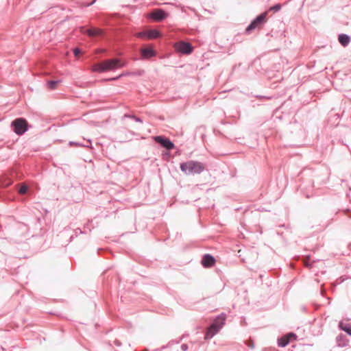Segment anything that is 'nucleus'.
I'll return each instance as SVG.
<instances>
[{
    "label": "nucleus",
    "mask_w": 351,
    "mask_h": 351,
    "mask_svg": "<svg viewBox=\"0 0 351 351\" xmlns=\"http://www.w3.org/2000/svg\"><path fill=\"white\" fill-rule=\"evenodd\" d=\"M150 16L156 21H161L167 16V14L161 9H156L151 13Z\"/></svg>",
    "instance_id": "nucleus-8"
},
{
    "label": "nucleus",
    "mask_w": 351,
    "mask_h": 351,
    "mask_svg": "<svg viewBox=\"0 0 351 351\" xmlns=\"http://www.w3.org/2000/svg\"><path fill=\"white\" fill-rule=\"evenodd\" d=\"M181 349L182 351H186L188 350V346L184 343L181 346Z\"/></svg>",
    "instance_id": "nucleus-24"
},
{
    "label": "nucleus",
    "mask_w": 351,
    "mask_h": 351,
    "mask_svg": "<svg viewBox=\"0 0 351 351\" xmlns=\"http://www.w3.org/2000/svg\"><path fill=\"white\" fill-rule=\"evenodd\" d=\"M124 66L119 59L106 60L93 66V71L98 73H104L107 71L115 70Z\"/></svg>",
    "instance_id": "nucleus-2"
},
{
    "label": "nucleus",
    "mask_w": 351,
    "mask_h": 351,
    "mask_svg": "<svg viewBox=\"0 0 351 351\" xmlns=\"http://www.w3.org/2000/svg\"><path fill=\"white\" fill-rule=\"evenodd\" d=\"M81 32L82 33H86L89 36H96L101 35V30L98 28H90L88 29H84V27H81Z\"/></svg>",
    "instance_id": "nucleus-10"
},
{
    "label": "nucleus",
    "mask_w": 351,
    "mask_h": 351,
    "mask_svg": "<svg viewBox=\"0 0 351 351\" xmlns=\"http://www.w3.org/2000/svg\"><path fill=\"white\" fill-rule=\"evenodd\" d=\"M125 117H130V118H132V119H134L136 121H137V122H140V123H142V122H143V121L141 120V118L137 117H136V116H134V115H129V116L125 115Z\"/></svg>",
    "instance_id": "nucleus-22"
},
{
    "label": "nucleus",
    "mask_w": 351,
    "mask_h": 351,
    "mask_svg": "<svg viewBox=\"0 0 351 351\" xmlns=\"http://www.w3.org/2000/svg\"><path fill=\"white\" fill-rule=\"evenodd\" d=\"M91 144V142L90 141H88V144L84 145L83 144H82L80 142H75V141H70L69 142V145H75V146H77V147H89V145Z\"/></svg>",
    "instance_id": "nucleus-18"
},
{
    "label": "nucleus",
    "mask_w": 351,
    "mask_h": 351,
    "mask_svg": "<svg viewBox=\"0 0 351 351\" xmlns=\"http://www.w3.org/2000/svg\"><path fill=\"white\" fill-rule=\"evenodd\" d=\"M27 189H28L27 186V185H25V184H23V185H22V186L20 187V189H19V193L20 194H21V195H23V194H25V193H27Z\"/></svg>",
    "instance_id": "nucleus-20"
},
{
    "label": "nucleus",
    "mask_w": 351,
    "mask_h": 351,
    "mask_svg": "<svg viewBox=\"0 0 351 351\" xmlns=\"http://www.w3.org/2000/svg\"><path fill=\"white\" fill-rule=\"evenodd\" d=\"M348 335H351V330H350V332H348Z\"/></svg>",
    "instance_id": "nucleus-28"
},
{
    "label": "nucleus",
    "mask_w": 351,
    "mask_h": 351,
    "mask_svg": "<svg viewBox=\"0 0 351 351\" xmlns=\"http://www.w3.org/2000/svg\"><path fill=\"white\" fill-rule=\"evenodd\" d=\"M281 4L277 3L269 8L270 11L278 12L281 9Z\"/></svg>",
    "instance_id": "nucleus-19"
},
{
    "label": "nucleus",
    "mask_w": 351,
    "mask_h": 351,
    "mask_svg": "<svg viewBox=\"0 0 351 351\" xmlns=\"http://www.w3.org/2000/svg\"><path fill=\"white\" fill-rule=\"evenodd\" d=\"M81 53V50L79 48H75L73 49V53L75 56H77Z\"/></svg>",
    "instance_id": "nucleus-23"
},
{
    "label": "nucleus",
    "mask_w": 351,
    "mask_h": 351,
    "mask_svg": "<svg viewBox=\"0 0 351 351\" xmlns=\"http://www.w3.org/2000/svg\"><path fill=\"white\" fill-rule=\"evenodd\" d=\"M160 32L156 29H151L147 31V38H156L159 37Z\"/></svg>",
    "instance_id": "nucleus-15"
},
{
    "label": "nucleus",
    "mask_w": 351,
    "mask_h": 351,
    "mask_svg": "<svg viewBox=\"0 0 351 351\" xmlns=\"http://www.w3.org/2000/svg\"><path fill=\"white\" fill-rule=\"evenodd\" d=\"M342 329L348 334V332H350V330H351V328L346 327V328H342Z\"/></svg>",
    "instance_id": "nucleus-26"
},
{
    "label": "nucleus",
    "mask_w": 351,
    "mask_h": 351,
    "mask_svg": "<svg viewBox=\"0 0 351 351\" xmlns=\"http://www.w3.org/2000/svg\"><path fill=\"white\" fill-rule=\"evenodd\" d=\"M218 332L213 329V328H211L210 326L208 328V329L206 331V333L205 335V339H211L213 337V336L217 334Z\"/></svg>",
    "instance_id": "nucleus-14"
},
{
    "label": "nucleus",
    "mask_w": 351,
    "mask_h": 351,
    "mask_svg": "<svg viewBox=\"0 0 351 351\" xmlns=\"http://www.w3.org/2000/svg\"><path fill=\"white\" fill-rule=\"evenodd\" d=\"M339 42L341 43V45L343 47H346L347 46L349 43L350 42V38L348 35L347 34H340L339 36Z\"/></svg>",
    "instance_id": "nucleus-12"
},
{
    "label": "nucleus",
    "mask_w": 351,
    "mask_h": 351,
    "mask_svg": "<svg viewBox=\"0 0 351 351\" xmlns=\"http://www.w3.org/2000/svg\"><path fill=\"white\" fill-rule=\"evenodd\" d=\"M154 141L167 150H171L174 148V144L167 138L156 136L154 137Z\"/></svg>",
    "instance_id": "nucleus-6"
},
{
    "label": "nucleus",
    "mask_w": 351,
    "mask_h": 351,
    "mask_svg": "<svg viewBox=\"0 0 351 351\" xmlns=\"http://www.w3.org/2000/svg\"><path fill=\"white\" fill-rule=\"evenodd\" d=\"M267 15V12H265L256 16L246 27L245 32L250 34L252 30L259 27L265 21Z\"/></svg>",
    "instance_id": "nucleus-4"
},
{
    "label": "nucleus",
    "mask_w": 351,
    "mask_h": 351,
    "mask_svg": "<svg viewBox=\"0 0 351 351\" xmlns=\"http://www.w3.org/2000/svg\"><path fill=\"white\" fill-rule=\"evenodd\" d=\"M215 263V258L208 254H205L202 259V264L204 267H210L214 265Z\"/></svg>",
    "instance_id": "nucleus-9"
},
{
    "label": "nucleus",
    "mask_w": 351,
    "mask_h": 351,
    "mask_svg": "<svg viewBox=\"0 0 351 351\" xmlns=\"http://www.w3.org/2000/svg\"><path fill=\"white\" fill-rule=\"evenodd\" d=\"M176 49L182 54H190L193 52V48L191 43L180 41L176 44Z\"/></svg>",
    "instance_id": "nucleus-5"
},
{
    "label": "nucleus",
    "mask_w": 351,
    "mask_h": 351,
    "mask_svg": "<svg viewBox=\"0 0 351 351\" xmlns=\"http://www.w3.org/2000/svg\"><path fill=\"white\" fill-rule=\"evenodd\" d=\"M136 36L141 38H147V31L138 32Z\"/></svg>",
    "instance_id": "nucleus-21"
},
{
    "label": "nucleus",
    "mask_w": 351,
    "mask_h": 351,
    "mask_svg": "<svg viewBox=\"0 0 351 351\" xmlns=\"http://www.w3.org/2000/svg\"><path fill=\"white\" fill-rule=\"evenodd\" d=\"M250 346H251V348H253V346H252V344L248 345V347H250Z\"/></svg>",
    "instance_id": "nucleus-31"
},
{
    "label": "nucleus",
    "mask_w": 351,
    "mask_h": 351,
    "mask_svg": "<svg viewBox=\"0 0 351 351\" xmlns=\"http://www.w3.org/2000/svg\"><path fill=\"white\" fill-rule=\"evenodd\" d=\"M250 346H251V348H253V346H252V344L248 345V347H250Z\"/></svg>",
    "instance_id": "nucleus-30"
},
{
    "label": "nucleus",
    "mask_w": 351,
    "mask_h": 351,
    "mask_svg": "<svg viewBox=\"0 0 351 351\" xmlns=\"http://www.w3.org/2000/svg\"><path fill=\"white\" fill-rule=\"evenodd\" d=\"M60 81L58 80H50L47 82V86L49 89H54L56 87V85L60 82Z\"/></svg>",
    "instance_id": "nucleus-17"
},
{
    "label": "nucleus",
    "mask_w": 351,
    "mask_h": 351,
    "mask_svg": "<svg viewBox=\"0 0 351 351\" xmlns=\"http://www.w3.org/2000/svg\"><path fill=\"white\" fill-rule=\"evenodd\" d=\"M141 55L144 58H149L156 56V52L152 49L144 48L141 49Z\"/></svg>",
    "instance_id": "nucleus-11"
},
{
    "label": "nucleus",
    "mask_w": 351,
    "mask_h": 351,
    "mask_svg": "<svg viewBox=\"0 0 351 351\" xmlns=\"http://www.w3.org/2000/svg\"><path fill=\"white\" fill-rule=\"evenodd\" d=\"M14 132L18 135L23 134L27 130V123L25 119L19 118L12 122Z\"/></svg>",
    "instance_id": "nucleus-3"
},
{
    "label": "nucleus",
    "mask_w": 351,
    "mask_h": 351,
    "mask_svg": "<svg viewBox=\"0 0 351 351\" xmlns=\"http://www.w3.org/2000/svg\"><path fill=\"white\" fill-rule=\"evenodd\" d=\"M289 342V339L287 337H282L278 340V345L279 347L284 348L285 347Z\"/></svg>",
    "instance_id": "nucleus-16"
},
{
    "label": "nucleus",
    "mask_w": 351,
    "mask_h": 351,
    "mask_svg": "<svg viewBox=\"0 0 351 351\" xmlns=\"http://www.w3.org/2000/svg\"><path fill=\"white\" fill-rule=\"evenodd\" d=\"M337 345L340 347H344L346 346L347 342L343 335H338L336 338Z\"/></svg>",
    "instance_id": "nucleus-13"
},
{
    "label": "nucleus",
    "mask_w": 351,
    "mask_h": 351,
    "mask_svg": "<svg viewBox=\"0 0 351 351\" xmlns=\"http://www.w3.org/2000/svg\"><path fill=\"white\" fill-rule=\"evenodd\" d=\"M286 337H287L288 339H289L290 337L295 338L296 335L294 333H289Z\"/></svg>",
    "instance_id": "nucleus-25"
},
{
    "label": "nucleus",
    "mask_w": 351,
    "mask_h": 351,
    "mask_svg": "<svg viewBox=\"0 0 351 351\" xmlns=\"http://www.w3.org/2000/svg\"><path fill=\"white\" fill-rule=\"evenodd\" d=\"M250 346H251V348H253V346H252V344L248 345V347H250Z\"/></svg>",
    "instance_id": "nucleus-29"
},
{
    "label": "nucleus",
    "mask_w": 351,
    "mask_h": 351,
    "mask_svg": "<svg viewBox=\"0 0 351 351\" xmlns=\"http://www.w3.org/2000/svg\"><path fill=\"white\" fill-rule=\"evenodd\" d=\"M226 317V315L223 313L218 315L210 327L219 332L225 324Z\"/></svg>",
    "instance_id": "nucleus-7"
},
{
    "label": "nucleus",
    "mask_w": 351,
    "mask_h": 351,
    "mask_svg": "<svg viewBox=\"0 0 351 351\" xmlns=\"http://www.w3.org/2000/svg\"><path fill=\"white\" fill-rule=\"evenodd\" d=\"M180 167L181 171L186 175L199 174L205 169V166L203 163L195 160L182 162L180 164Z\"/></svg>",
    "instance_id": "nucleus-1"
},
{
    "label": "nucleus",
    "mask_w": 351,
    "mask_h": 351,
    "mask_svg": "<svg viewBox=\"0 0 351 351\" xmlns=\"http://www.w3.org/2000/svg\"><path fill=\"white\" fill-rule=\"evenodd\" d=\"M122 75H119L118 77H112V78L110 79L109 80H116L119 79Z\"/></svg>",
    "instance_id": "nucleus-27"
}]
</instances>
